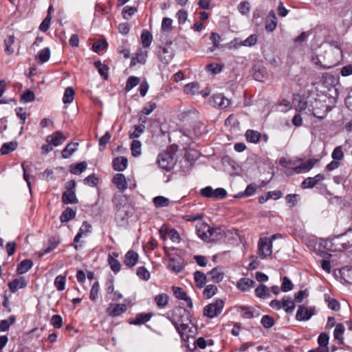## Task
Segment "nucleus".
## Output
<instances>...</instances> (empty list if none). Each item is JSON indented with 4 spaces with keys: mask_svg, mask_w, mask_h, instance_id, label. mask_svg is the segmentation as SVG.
<instances>
[{
    "mask_svg": "<svg viewBox=\"0 0 352 352\" xmlns=\"http://www.w3.org/2000/svg\"><path fill=\"white\" fill-rule=\"evenodd\" d=\"M345 328L342 323L337 324L333 331V336L335 339H337L340 344H344L343 334Z\"/></svg>",
    "mask_w": 352,
    "mask_h": 352,
    "instance_id": "nucleus-35",
    "label": "nucleus"
},
{
    "mask_svg": "<svg viewBox=\"0 0 352 352\" xmlns=\"http://www.w3.org/2000/svg\"><path fill=\"white\" fill-rule=\"evenodd\" d=\"M139 256L138 253L133 250L126 252L124 257V263L128 267H133L138 261Z\"/></svg>",
    "mask_w": 352,
    "mask_h": 352,
    "instance_id": "nucleus-23",
    "label": "nucleus"
},
{
    "mask_svg": "<svg viewBox=\"0 0 352 352\" xmlns=\"http://www.w3.org/2000/svg\"><path fill=\"white\" fill-rule=\"evenodd\" d=\"M259 256L262 259L270 257L272 254V240L269 237L260 238L258 243Z\"/></svg>",
    "mask_w": 352,
    "mask_h": 352,
    "instance_id": "nucleus-10",
    "label": "nucleus"
},
{
    "mask_svg": "<svg viewBox=\"0 0 352 352\" xmlns=\"http://www.w3.org/2000/svg\"><path fill=\"white\" fill-rule=\"evenodd\" d=\"M255 282L248 278H241L236 283V287L241 292L249 291L254 286Z\"/></svg>",
    "mask_w": 352,
    "mask_h": 352,
    "instance_id": "nucleus-22",
    "label": "nucleus"
},
{
    "mask_svg": "<svg viewBox=\"0 0 352 352\" xmlns=\"http://www.w3.org/2000/svg\"><path fill=\"white\" fill-rule=\"evenodd\" d=\"M28 285V282L23 276L16 278L9 282L8 287L12 293L16 292L19 289L25 288Z\"/></svg>",
    "mask_w": 352,
    "mask_h": 352,
    "instance_id": "nucleus-18",
    "label": "nucleus"
},
{
    "mask_svg": "<svg viewBox=\"0 0 352 352\" xmlns=\"http://www.w3.org/2000/svg\"><path fill=\"white\" fill-rule=\"evenodd\" d=\"M58 243H59V241H56L55 239H50L48 246L47 248L43 249L39 252V256H43V255L52 252L53 250H54L57 247Z\"/></svg>",
    "mask_w": 352,
    "mask_h": 352,
    "instance_id": "nucleus-48",
    "label": "nucleus"
},
{
    "mask_svg": "<svg viewBox=\"0 0 352 352\" xmlns=\"http://www.w3.org/2000/svg\"><path fill=\"white\" fill-rule=\"evenodd\" d=\"M94 65L98 69L100 76H102L104 80H107L109 67L106 65L102 64L100 60L95 61Z\"/></svg>",
    "mask_w": 352,
    "mask_h": 352,
    "instance_id": "nucleus-41",
    "label": "nucleus"
},
{
    "mask_svg": "<svg viewBox=\"0 0 352 352\" xmlns=\"http://www.w3.org/2000/svg\"><path fill=\"white\" fill-rule=\"evenodd\" d=\"M190 142H191V141ZM190 143L187 144L184 142V144L186 146L184 147V148L185 149L186 151H185V155H184V157L183 159L188 160L189 161H190L191 164H193L194 162L197 160V158L198 157V154L196 151L187 149L186 146L190 145Z\"/></svg>",
    "mask_w": 352,
    "mask_h": 352,
    "instance_id": "nucleus-42",
    "label": "nucleus"
},
{
    "mask_svg": "<svg viewBox=\"0 0 352 352\" xmlns=\"http://www.w3.org/2000/svg\"><path fill=\"white\" fill-rule=\"evenodd\" d=\"M131 150L132 155L139 157L142 153V144L139 140H133L131 142Z\"/></svg>",
    "mask_w": 352,
    "mask_h": 352,
    "instance_id": "nucleus-46",
    "label": "nucleus"
},
{
    "mask_svg": "<svg viewBox=\"0 0 352 352\" xmlns=\"http://www.w3.org/2000/svg\"><path fill=\"white\" fill-rule=\"evenodd\" d=\"M217 292V287L214 285H208L206 286L203 291L204 296L209 299L216 294Z\"/></svg>",
    "mask_w": 352,
    "mask_h": 352,
    "instance_id": "nucleus-49",
    "label": "nucleus"
},
{
    "mask_svg": "<svg viewBox=\"0 0 352 352\" xmlns=\"http://www.w3.org/2000/svg\"><path fill=\"white\" fill-rule=\"evenodd\" d=\"M16 318L14 316H10L8 319L0 321V332L6 331L15 322Z\"/></svg>",
    "mask_w": 352,
    "mask_h": 352,
    "instance_id": "nucleus-43",
    "label": "nucleus"
},
{
    "mask_svg": "<svg viewBox=\"0 0 352 352\" xmlns=\"http://www.w3.org/2000/svg\"><path fill=\"white\" fill-rule=\"evenodd\" d=\"M127 310V305L126 304H110L107 309V314L112 317H117Z\"/></svg>",
    "mask_w": 352,
    "mask_h": 352,
    "instance_id": "nucleus-14",
    "label": "nucleus"
},
{
    "mask_svg": "<svg viewBox=\"0 0 352 352\" xmlns=\"http://www.w3.org/2000/svg\"><path fill=\"white\" fill-rule=\"evenodd\" d=\"M330 110L331 109L327 106L325 100H321L318 98L309 100V115H313L317 118L323 120L327 117Z\"/></svg>",
    "mask_w": 352,
    "mask_h": 352,
    "instance_id": "nucleus-6",
    "label": "nucleus"
},
{
    "mask_svg": "<svg viewBox=\"0 0 352 352\" xmlns=\"http://www.w3.org/2000/svg\"><path fill=\"white\" fill-rule=\"evenodd\" d=\"M50 50L48 47L41 50L38 53V58L42 63L47 62L50 59Z\"/></svg>",
    "mask_w": 352,
    "mask_h": 352,
    "instance_id": "nucleus-63",
    "label": "nucleus"
},
{
    "mask_svg": "<svg viewBox=\"0 0 352 352\" xmlns=\"http://www.w3.org/2000/svg\"><path fill=\"white\" fill-rule=\"evenodd\" d=\"M255 294L260 298H267L270 296L269 289L264 285H259L255 289Z\"/></svg>",
    "mask_w": 352,
    "mask_h": 352,
    "instance_id": "nucleus-40",
    "label": "nucleus"
},
{
    "mask_svg": "<svg viewBox=\"0 0 352 352\" xmlns=\"http://www.w3.org/2000/svg\"><path fill=\"white\" fill-rule=\"evenodd\" d=\"M65 283H66V276L59 275L56 277L54 280V285L57 290L58 291H63L65 289Z\"/></svg>",
    "mask_w": 352,
    "mask_h": 352,
    "instance_id": "nucleus-53",
    "label": "nucleus"
},
{
    "mask_svg": "<svg viewBox=\"0 0 352 352\" xmlns=\"http://www.w3.org/2000/svg\"><path fill=\"white\" fill-rule=\"evenodd\" d=\"M76 217V211L67 207L61 214L60 220L62 223L68 222Z\"/></svg>",
    "mask_w": 352,
    "mask_h": 352,
    "instance_id": "nucleus-36",
    "label": "nucleus"
},
{
    "mask_svg": "<svg viewBox=\"0 0 352 352\" xmlns=\"http://www.w3.org/2000/svg\"><path fill=\"white\" fill-rule=\"evenodd\" d=\"M195 285L198 288H203L206 283V276L201 271H196L193 274Z\"/></svg>",
    "mask_w": 352,
    "mask_h": 352,
    "instance_id": "nucleus-30",
    "label": "nucleus"
},
{
    "mask_svg": "<svg viewBox=\"0 0 352 352\" xmlns=\"http://www.w3.org/2000/svg\"><path fill=\"white\" fill-rule=\"evenodd\" d=\"M144 129L145 126L143 124L135 125L134 131L130 133L129 138L131 139L139 138L141 135V134L144 132Z\"/></svg>",
    "mask_w": 352,
    "mask_h": 352,
    "instance_id": "nucleus-61",
    "label": "nucleus"
},
{
    "mask_svg": "<svg viewBox=\"0 0 352 352\" xmlns=\"http://www.w3.org/2000/svg\"><path fill=\"white\" fill-rule=\"evenodd\" d=\"M223 307V300L221 299H217L205 306L204 309V316L209 318H214L222 312Z\"/></svg>",
    "mask_w": 352,
    "mask_h": 352,
    "instance_id": "nucleus-9",
    "label": "nucleus"
},
{
    "mask_svg": "<svg viewBox=\"0 0 352 352\" xmlns=\"http://www.w3.org/2000/svg\"><path fill=\"white\" fill-rule=\"evenodd\" d=\"M281 304L282 309H283L287 313H291L295 309V304L291 297L284 296L282 298Z\"/></svg>",
    "mask_w": 352,
    "mask_h": 352,
    "instance_id": "nucleus-33",
    "label": "nucleus"
},
{
    "mask_svg": "<svg viewBox=\"0 0 352 352\" xmlns=\"http://www.w3.org/2000/svg\"><path fill=\"white\" fill-rule=\"evenodd\" d=\"M294 107L297 111L299 112H305L307 114L309 115V100L307 101L305 98H302L298 96V98L294 99Z\"/></svg>",
    "mask_w": 352,
    "mask_h": 352,
    "instance_id": "nucleus-19",
    "label": "nucleus"
},
{
    "mask_svg": "<svg viewBox=\"0 0 352 352\" xmlns=\"http://www.w3.org/2000/svg\"><path fill=\"white\" fill-rule=\"evenodd\" d=\"M209 274L211 276V279L215 283L221 282L223 278V274L217 268H213Z\"/></svg>",
    "mask_w": 352,
    "mask_h": 352,
    "instance_id": "nucleus-56",
    "label": "nucleus"
},
{
    "mask_svg": "<svg viewBox=\"0 0 352 352\" xmlns=\"http://www.w3.org/2000/svg\"><path fill=\"white\" fill-rule=\"evenodd\" d=\"M277 25V19L273 10H271L267 16L265 20V30L269 32H273Z\"/></svg>",
    "mask_w": 352,
    "mask_h": 352,
    "instance_id": "nucleus-21",
    "label": "nucleus"
},
{
    "mask_svg": "<svg viewBox=\"0 0 352 352\" xmlns=\"http://www.w3.org/2000/svg\"><path fill=\"white\" fill-rule=\"evenodd\" d=\"M78 143L70 142L62 151V157L65 159L69 158L78 149Z\"/></svg>",
    "mask_w": 352,
    "mask_h": 352,
    "instance_id": "nucleus-31",
    "label": "nucleus"
},
{
    "mask_svg": "<svg viewBox=\"0 0 352 352\" xmlns=\"http://www.w3.org/2000/svg\"><path fill=\"white\" fill-rule=\"evenodd\" d=\"M128 164V160L125 157H118L113 161V167L115 170L123 171Z\"/></svg>",
    "mask_w": 352,
    "mask_h": 352,
    "instance_id": "nucleus-28",
    "label": "nucleus"
},
{
    "mask_svg": "<svg viewBox=\"0 0 352 352\" xmlns=\"http://www.w3.org/2000/svg\"><path fill=\"white\" fill-rule=\"evenodd\" d=\"M192 167V164L188 160L182 159L180 161V172L183 175L188 174Z\"/></svg>",
    "mask_w": 352,
    "mask_h": 352,
    "instance_id": "nucleus-44",
    "label": "nucleus"
},
{
    "mask_svg": "<svg viewBox=\"0 0 352 352\" xmlns=\"http://www.w3.org/2000/svg\"><path fill=\"white\" fill-rule=\"evenodd\" d=\"M245 136L247 142L253 144L258 143L261 138V133L252 129L247 130Z\"/></svg>",
    "mask_w": 352,
    "mask_h": 352,
    "instance_id": "nucleus-26",
    "label": "nucleus"
},
{
    "mask_svg": "<svg viewBox=\"0 0 352 352\" xmlns=\"http://www.w3.org/2000/svg\"><path fill=\"white\" fill-rule=\"evenodd\" d=\"M113 182L116 186V187L122 191L127 188L126 177L122 173H117L113 177Z\"/></svg>",
    "mask_w": 352,
    "mask_h": 352,
    "instance_id": "nucleus-24",
    "label": "nucleus"
},
{
    "mask_svg": "<svg viewBox=\"0 0 352 352\" xmlns=\"http://www.w3.org/2000/svg\"><path fill=\"white\" fill-rule=\"evenodd\" d=\"M322 56L318 55L315 51L312 50L311 52V63L315 65L318 68L325 69L330 68L331 66H327L322 63Z\"/></svg>",
    "mask_w": 352,
    "mask_h": 352,
    "instance_id": "nucleus-32",
    "label": "nucleus"
},
{
    "mask_svg": "<svg viewBox=\"0 0 352 352\" xmlns=\"http://www.w3.org/2000/svg\"><path fill=\"white\" fill-rule=\"evenodd\" d=\"M157 161L160 166L166 170H171L176 164V160L174 159L173 155L169 152L159 155Z\"/></svg>",
    "mask_w": 352,
    "mask_h": 352,
    "instance_id": "nucleus-11",
    "label": "nucleus"
},
{
    "mask_svg": "<svg viewBox=\"0 0 352 352\" xmlns=\"http://www.w3.org/2000/svg\"><path fill=\"white\" fill-rule=\"evenodd\" d=\"M325 300L328 302V307L334 311H338L340 309L339 302L334 299L331 298L329 296H325Z\"/></svg>",
    "mask_w": 352,
    "mask_h": 352,
    "instance_id": "nucleus-57",
    "label": "nucleus"
},
{
    "mask_svg": "<svg viewBox=\"0 0 352 352\" xmlns=\"http://www.w3.org/2000/svg\"><path fill=\"white\" fill-rule=\"evenodd\" d=\"M256 189L257 186L255 184H250L246 187L245 190L243 192H239L238 194L237 197H250L256 192Z\"/></svg>",
    "mask_w": 352,
    "mask_h": 352,
    "instance_id": "nucleus-47",
    "label": "nucleus"
},
{
    "mask_svg": "<svg viewBox=\"0 0 352 352\" xmlns=\"http://www.w3.org/2000/svg\"><path fill=\"white\" fill-rule=\"evenodd\" d=\"M87 164L85 162L78 164H73L69 167V170L72 174L80 175L87 168Z\"/></svg>",
    "mask_w": 352,
    "mask_h": 352,
    "instance_id": "nucleus-38",
    "label": "nucleus"
},
{
    "mask_svg": "<svg viewBox=\"0 0 352 352\" xmlns=\"http://www.w3.org/2000/svg\"><path fill=\"white\" fill-rule=\"evenodd\" d=\"M66 140V137L60 131H56L46 138V142L54 146L60 145Z\"/></svg>",
    "mask_w": 352,
    "mask_h": 352,
    "instance_id": "nucleus-16",
    "label": "nucleus"
},
{
    "mask_svg": "<svg viewBox=\"0 0 352 352\" xmlns=\"http://www.w3.org/2000/svg\"><path fill=\"white\" fill-rule=\"evenodd\" d=\"M318 162L317 159H309L307 162H302L299 166H296L293 168V170L297 173H301L302 172H305L311 170L315 164Z\"/></svg>",
    "mask_w": 352,
    "mask_h": 352,
    "instance_id": "nucleus-20",
    "label": "nucleus"
},
{
    "mask_svg": "<svg viewBox=\"0 0 352 352\" xmlns=\"http://www.w3.org/2000/svg\"><path fill=\"white\" fill-rule=\"evenodd\" d=\"M148 55L146 50L140 49L138 52L136 54L135 57H133L131 61V66H134L136 63L144 64Z\"/></svg>",
    "mask_w": 352,
    "mask_h": 352,
    "instance_id": "nucleus-29",
    "label": "nucleus"
},
{
    "mask_svg": "<svg viewBox=\"0 0 352 352\" xmlns=\"http://www.w3.org/2000/svg\"><path fill=\"white\" fill-rule=\"evenodd\" d=\"M153 204L156 207H164L168 205L169 200L162 196L155 197L153 200Z\"/></svg>",
    "mask_w": 352,
    "mask_h": 352,
    "instance_id": "nucleus-60",
    "label": "nucleus"
},
{
    "mask_svg": "<svg viewBox=\"0 0 352 352\" xmlns=\"http://www.w3.org/2000/svg\"><path fill=\"white\" fill-rule=\"evenodd\" d=\"M261 323L262 324L263 327L266 329H270L274 326V320L272 316L269 315H265L262 317Z\"/></svg>",
    "mask_w": 352,
    "mask_h": 352,
    "instance_id": "nucleus-59",
    "label": "nucleus"
},
{
    "mask_svg": "<svg viewBox=\"0 0 352 352\" xmlns=\"http://www.w3.org/2000/svg\"><path fill=\"white\" fill-rule=\"evenodd\" d=\"M140 82V78L136 76H130L126 84V91H131L133 87L137 86Z\"/></svg>",
    "mask_w": 352,
    "mask_h": 352,
    "instance_id": "nucleus-51",
    "label": "nucleus"
},
{
    "mask_svg": "<svg viewBox=\"0 0 352 352\" xmlns=\"http://www.w3.org/2000/svg\"><path fill=\"white\" fill-rule=\"evenodd\" d=\"M328 249L331 252H344L352 247V229L334 236L329 243Z\"/></svg>",
    "mask_w": 352,
    "mask_h": 352,
    "instance_id": "nucleus-4",
    "label": "nucleus"
},
{
    "mask_svg": "<svg viewBox=\"0 0 352 352\" xmlns=\"http://www.w3.org/2000/svg\"><path fill=\"white\" fill-rule=\"evenodd\" d=\"M113 201L117 210V215L120 216L122 219L129 216L130 204L125 195L122 194L116 195Z\"/></svg>",
    "mask_w": 352,
    "mask_h": 352,
    "instance_id": "nucleus-7",
    "label": "nucleus"
},
{
    "mask_svg": "<svg viewBox=\"0 0 352 352\" xmlns=\"http://www.w3.org/2000/svg\"><path fill=\"white\" fill-rule=\"evenodd\" d=\"M180 313L184 312L182 323L177 326V333L179 334L182 340V347L186 351H192L197 347L204 349L207 346V341L202 337L195 340L197 328L190 320V314L184 309H180Z\"/></svg>",
    "mask_w": 352,
    "mask_h": 352,
    "instance_id": "nucleus-1",
    "label": "nucleus"
},
{
    "mask_svg": "<svg viewBox=\"0 0 352 352\" xmlns=\"http://www.w3.org/2000/svg\"><path fill=\"white\" fill-rule=\"evenodd\" d=\"M14 42V36L13 35H10L8 36L6 39L4 41V43L6 45V53L8 55H10L14 53V49L12 47V45Z\"/></svg>",
    "mask_w": 352,
    "mask_h": 352,
    "instance_id": "nucleus-54",
    "label": "nucleus"
},
{
    "mask_svg": "<svg viewBox=\"0 0 352 352\" xmlns=\"http://www.w3.org/2000/svg\"><path fill=\"white\" fill-rule=\"evenodd\" d=\"M62 201L65 204H74L78 203L75 192L72 190H67L63 192Z\"/></svg>",
    "mask_w": 352,
    "mask_h": 352,
    "instance_id": "nucleus-27",
    "label": "nucleus"
},
{
    "mask_svg": "<svg viewBox=\"0 0 352 352\" xmlns=\"http://www.w3.org/2000/svg\"><path fill=\"white\" fill-rule=\"evenodd\" d=\"M173 20L168 17H164L162 19L161 25L162 35L167 36L169 32L173 30Z\"/></svg>",
    "mask_w": 352,
    "mask_h": 352,
    "instance_id": "nucleus-25",
    "label": "nucleus"
},
{
    "mask_svg": "<svg viewBox=\"0 0 352 352\" xmlns=\"http://www.w3.org/2000/svg\"><path fill=\"white\" fill-rule=\"evenodd\" d=\"M197 118V113L195 109L184 111L179 115V123H177V132L182 133L180 138L189 144L192 140L193 124Z\"/></svg>",
    "mask_w": 352,
    "mask_h": 352,
    "instance_id": "nucleus-2",
    "label": "nucleus"
},
{
    "mask_svg": "<svg viewBox=\"0 0 352 352\" xmlns=\"http://www.w3.org/2000/svg\"><path fill=\"white\" fill-rule=\"evenodd\" d=\"M177 300L182 301L181 304L183 306V307L177 308V316H179V318H177V326H179L182 323V320H184V318L182 317L184 312H181L180 314V309H184L190 314L186 309H191L193 306V303L190 297H189L187 294L179 287H177Z\"/></svg>",
    "mask_w": 352,
    "mask_h": 352,
    "instance_id": "nucleus-8",
    "label": "nucleus"
},
{
    "mask_svg": "<svg viewBox=\"0 0 352 352\" xmlns=\"http://www.w3.org/2000/svg\"><path fill=\"white\" fill-rule=\"evenodd\" d=\"M315 314V307L307 308L303 305H300L298 308L296 318L299 321H306L309 320Z\"/></svg>",
    "mask_w": 352,
    "mask_h": 352,
    "instance_id": "nucleus-13",
    "label": "nucleus"
},
{
    "mask_svg": "<svg viewBox=\"0 0 352 352\" xmlns=\"http://www.w3.org/2000/svg\"><path fill=\"white\" fill-rule=\"evenodd\" d=\"M294 287V285L292 282L289 280V278L285 276L283 279V283L281 285V290L284 292H287L291 291Z\"/></svg>",
    "mask_w": 352,
    "mask_h": 352,
    "instance_id": "nucleus-64",
    "label": "nucleus"
},
{
    "mask_svg": "<svg viewBox=\"0 0 352 352\" xmlns=\"http://www.w3.org/2000/svg\"><path fill=\"white\" fill-rule=\"evenodd\" d=\"M151 316V314L141 313L138 314L135 318L131 321L130 323L135 325L142 324L150 320Z\"/></svg>",
    "mask_w": 352,
    "mask_h": 352,
    "instance_id": "nucleus-34",
    "label": "nucleus"
},
{
    "mask_svg": "<svg viewBox=\"0 0 352 352\" xmlns=\"http://www.w3.org/2000/svg\"><path fill=\"white\" fill-rule=\"evenodd\" d=\"M257 42V36L256 34H252L246 39L241 42H239L238 38H234L230 43V47H237L238 46H245V47H251L254 45Z\"/></svg>",
    "mask_w": 352,
    "mask_h": 352,
    "instance_id": "nucleus-15",
    "label": "nucleus"
},
{
    "mask_svg": "<svg viewBox=\"0 0 352 352\" xmlns=\"http://www.w3.org/2000/svg\"><path fill=\"white\" fill-rule=\"evenodd\" d=\"M340 272L346 282L352 283V267H344L341 269Z\"/></svg>",
    "mask_w": 352,
    "mask_h": 352,
    "instance_id": "nucleus-55",
    "label": "nucleus"
},
{
    "mask_svg": "<svg viewBox=\"0 0 352 352\" xmlns=\"http://www.w3.org/2000/svg\"><path fill=\"white\" fill-rule=\"evenodd\" d=\"M162 239L165 241L164 250L167 256L166 263L172 271H176V262L175 260V247L171 243H174L176 236V231L168 229L164 226L160 231Z\"/></svg>",
    "mask_w": 352,
    "mask_h": 352,
    "instance_id": "nucleus-3",
    "label": "nucleus"
},
{
    "mask_svg": "<svg viewBox=\"0 0 352 352\" xmlns=\"http://www.w3.org/2000/svg\"><path fill=\"white\" fill-rule=\"evenodd\" d=\"M234 309L240 314L241 317L245 319H251L259 316V314L252 307L236 305Z\"/></svg>",
    "mask_w": 352,
    "mask_h": 352,
    "instance_id": "nucleus-12",
    "label": "nucleus"
},
{
    "mask_svg": "<svg viewBox=\"0 0 352 352\" xmlns=\"http://www.w3.org/2000/svg\"><path fill=\"white\" fill-rule=\"evenodd\" d=\"M108 263L111 267V269L114 272H118L120 271L121 265L118 260L113 258L111 255H109L108 257Z\"/></svg>",
    "mask_w": 352,
    "mask_h": 352,
    "instance_id": "nucleus-58",
    "label": "nucleus"
},
{
    "mask_svg": "<svg viewBox=\"0 0 352 352\" xmlns=\"http://www.w3.org/2000/svg\"><path fill=\"white\" fill-rule=\"evenodd\" d=\"M153 40L152 34L148 31H144L141 34V41L144 47H148Z\"/></svg>",
    "mask_w": 352,
    "mask_h": 352,
    "instance_id": "nucleus-52",
    "label": "nucleus"
},
{
    "mask_svg": "<svg viewBox=\"0 0 352 352\" xmlns=\"http://www.w3.org/2000/svg\"><path fill=\"white\" fill-rule=\"evenodd\" d=\"M212 102L214 107L225 109L231 104L230 100L226 98L223 94H217L212 96Z\"/></svg>",
    "mask_w": 352,
    "mask_h": 352,
    "instance_id": "nucleus-17",
    "label": "nucleus"
},
{
    "mask_svg": "<svg viewBox=\"0 0 352 352\" xmlns=\"http://www.w3.org/2000/svg\"><path fill=\"white\" fill-rule=\"evenodd\" d=\"M196 233L201 240L211 242L219 239L218 236L221 234V229L212 228L206 223L199 222L196 225Z\"/></svg>",
    "mask_w": 352,
    "mask_h": 352,
    "instance_id": "nucleus-5",
    "label": "nucleus"
},
{
    "mask_svg": "<svg viewBox=\"0 0 352 352\" xmlns=\"http://www.w3.org/2000/svg\"><path fill=\"white\" fill-rule=\"evenodd\" d=\"M137 275L140 278L146 281L148 280L151 276L150 272L144 267H140L138 268Z\"/></svg>",
    "mask_w": 352,
    "mask_h": 352,
    "instance_id": "nucleus-62",
    "label": "nucleus"
},
{
    "mask_svg": "<svg viewBox=\"0 0 352 352\" xmlns=\"http://www.w3.org/2000/svg\"><path fill=\"white\" fill-rule=\"evenodd\" d=\"M33 265V263L30 259H25L22 261L17 267V272L19 274H23L29 271Z\"/></svg>",
    "mask_w": 352,
    "mask_h": 352,
    "instance_id": "nucleus-37",
    "label": "nucleus"
},
{
    "mask_svg": "<svg viewBox=\"0 0 352 352\" xmlns=\"http://www.w3.org/2000/svg\"><path fill=\"white\" fill-rule=\"evenodd\" d=\"M74 99V90L72 87H67L65 90L63 102L64 104H69Z\"/></svg>",
    "mask_w": 352,
    "mask_h": 352,
    "instance_id": "nucleus-45",
    "label": "nucleus"
},
{
    "mask_svg": "<svg viewBox=\"0 0 352 352\" xmlns=\"http://www.w3.org/2000/svg\"><path fill=\"white\" fill-rule=\"evenodd\" d=\"M17 147L16 142H10L3 144L1 148V153L2 155H6L9 153L14 151Z\"/></svg>",
    "mask_w": 352,
    "mask_h": 352,
    "instance_id": "nucleus-50",
    "label": "nucleus"
},
{
    "mask_svg": "<svg viewBox=\"0 0 352 352\" xmlns=\"http://www.w3.org/2000/svg\"><path fill=\"white\" fill-rule=\"evenodd\" d=\"M168 296L166 294L163 293L157 295L155 297L154 300L158 308L164 309L168 304Z\"/></svg>",
    "mask_w": 352,
    "mask_h": 352,
    "instance_id": "nucleus-39",
    "label": "nucleus"
}]
</instances>
